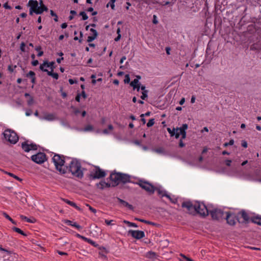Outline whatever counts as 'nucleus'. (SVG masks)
Masks as SVG:
<instances>
[{
  "instance_id": "obj_1",
  "label": "nucleus",
  "mask_w": 261,
  "mask_h": 261,
  "mask_svg": "<svg viewBox=\"0 0 261 261\" xmlns=\"http://www.w3.org/2000/svg\"><path fill=\"white\" fill-rule=\"evenodd\" d=\"M65 173L68 171L72 175L79 178H82L84 176L83 170L82 169L81 163L76 159H72L69 166L64 167Z\"/></svg>"
},
{
  "instance_id": "obj_2",
  "label": "nucleus",
  "mask_w": 261,
  "mask_h": 261,
  "mask_svg": "<svg viewBox=\"0 0 261 261\" xmlns=\"http://www.w3.org/2000/svg\"><path fill=\"white\" fill-rule=\"evenodd\" d=\"M222 6L217 4V2L215 3V14H214V33H216L218 31L219 35L222 36L225 35V33L222 31L221 25H222V18L220 15L222 12V10H221Z\"/></svg>"
},
{
  "instance_id": "obj_3",
  "label": "nucleus",
  "mask_w": 261,
  "mask_h": 261,
  "mask_svg": "<svg viewBox=\"0 0 261 261\" xmlns=\"http://www.w3.org/2000/svg\"><path fill=\"white\" fill-rule=\"evenodd\" d=\"M239 214H241V217L243 219V221L240 222L241 226L247 227L250 222L261 226V215H256L250 217L245 210H242Z\"/></svg>"
},
{
  "instance_id": "obj_4",
  "label": "nucleus",
  "mask_w": 261,
  "mask_h": 261,
  "mask_svg": "<svg viewBox=\"0 0 261 261\" xmlns=\"http://www.w3.org/2000/svg\"><path fill=\"white\" fill-rule=\"evenodd\" d=\"M241 211L237 214L231 212L227 211L225 212V216L224 220L226 221V223L229 226H234L236 224L237 222L240 224V222L243 221V219L241 217V214H239Z\"/></svg>"
},
{
  "instance_id": "obj_5",
  "label": "nucleus",
  "mask_w": 261,
  "mask_h": 261,
  "mask_svg": "<svg viewBox=\"0 0 261 261\" xmlns=\"http://www.w3.org/2000/svg\"><path fill=\"white\" fill-rule=\"evenodd\" d=\"M28 5L30 7L29 14L32 15L34 13L36 14H41L43 11H47L48 8L45 5L39 6L38 2L36 0H30Z\"/></svg>"
},
{
  "instance_id": "obj_6",
  "label": "nucleus",
  "mask_w": 261,
  "mask_h": 261,
  "mask_svg": "<svg viewBox=\"0 0 261 261\" xmlns=\"http://www.w3.org/2000/svg\"><path fill=\"white\" fill-rule=\"evenodd\" d=\"M52 161L54 163L56 169L61 173L65 174L64 164L65 157L63 155L55 154L52 158Z\"/></svg>"
},
{
  "instance_id": "obj_7",
  "label": "nucleus",
  "mask_w": 261,
  "mask_h": 261,
  "mask_svg": "<svg viewBox=\"0 0 261 261\" xmlns=\"http://www.w3.org/2000/svg\"><path fill=\"white\" fill-rule=\"evenodd\" d=\"M5 139L9 143L15 144L19 139L16 133L11 129H7L3 133Z\"/></svg>"
},
{
  "instance_id": "obj_8",
  "label": "nucleus",
  "mask_w": 261,
  "mask_h": 261,
  "mask_svg": "<svg viewBox=\"0 0 261 261\" xmlns=\"http://www.w3.org/2000/svg\"><path fill=\"white\" fill-rule=\"evenodd\" d=\"M194 208V213L198 214L202 216H205L207 215L208 213L212 215V211H210L208 212L206 206L203 203H200L198 202H196L195 203Z\"/></svg>"
},
{
  "instance_id": "obj_9",
  "label": "nucleus",
  "mask_w": 261,
  "mask_h": 261,
  "mask_svg": "<svg viewBox=\"0 0 261 261\" xmlns=\"http://www.w3.org/2000/svg\"><path fill=\"white\" fill-rule=\"evenodd\" d=\"M142 189L145 190L149 194L152 195L155 192L154 186L147 181L140 179L136 182Z\"/></svg>"
},
{
  "instance_id": "obj_10",
  "label": "nucleus",
  "mask_w": 261,
  "mask_h": 261,
  "mask_svg": "<svg viewBox=\"0 0 261 261\" xmlns=\"http://www.w3.org/2000/svg\"><path fill=\"white\" fill-rule=\"evenodd\" d=\"M106 172L100 169L98 166H95L91 171L90 177L92 179H99L106 176Z\"/></svg>"
},
{
  "instance_id": "obj_11",
  "label": "nucleus",
  "mask_w": 261,
  "mask_h": 261,
  "mask_svg": "<svg viewBox=\"0 0 261 261\" xmlns=\"http://www.w3.org/2000/svg\"><path fill=\"white\" fill-rule=\"evenodd\" d=\"M31 159L35 163L41 164L47 160V156L44 153L39 152L36 154L32 155Z\"/></svg>"
},
{
  "instance_id": "obj_12",
  "label": "nucleus",
  "mask_w": 261,
  "mask_h": 261,
  "mask_svg": "<svg viewBox=\"0 0 261 261\" xmlns=\"http://www.w3.org/2000/svg\"><path fill=\"white\" fill-rule=\"evenodd\" d=\"M225 212L223 210L218 208H213V220H217L221 222L224 220Z\"/></svg>"
},
{
  "instance_id": "obj_13",
  "label": "nucleus",
  "mask_w": 261,
  "mask_h": 261,
  "mask_svg": "<svg viewBox=\"0 0 261 261\" xmlns=\"http://www.w3.org/2000/svg\"><path fill=\"white\" fill-rule=\"evenodd\" d=\"M29 141L23 142L21 143V147L22 149L27 152L30 150H36L38 149V146L35 143L29 144Z\"/></svg>"
},
{
  "instance_id": "obj_14",
  "label": "nucleus",
  "mask_w": 261,
  "mask_h": 261,
  "mask_svg": "<svg viewBox=\"0 0 261 261\" xmlns=\"http://www.w3.org/2000/svg\"><path fill=\"white\" fill-rule=\"evenodd\" d=\"M128 234H130L132 237L136 239L139 240L145 237V233L141 230H129Z\"/></svg>"
},
{
  "instance_id": "obj_15",
  "label": "nucleus",
  "mask_w": 261,
  "mask_h": 261,
  "mask_svg": "<svg viewBox=\"0 0 261 261\" xmlns=\"http://www.w3.org/2000/svg\"><path fill=\"white\" fill-rule=\"evenodd\" d=\"M182 207H185L187 209L189 213L190 214H194L195 211V204H193L191 201H184L181 204Z\"/></svg>"
},
{
  "instance_id": "obj_16",
  "label": "nucleus",
  "mask_w": 261,
  "mask_h": 261,
  "mask_svg": "<svg viewBox=\"0 0 261 261\" xmlns=\"http://www.w3.org/2000/svg\"><path fill=\"white\" fill-rule=\"evenodd\" d=\"M121 177V173H112L110 176V179L115 182L116 185L120 183V178Z\"/></svg>"
},
{
  "instance_id": "obj_17",
  "label": "nucleus",
  "mask_w": 261,
  "mask_h": 261,
  "mask_svg": "<svg viewBox=\"0 0 261 261\" xmlns=\"http://www.w3.org/2000/svg\"><path fill=\"white\" fill-rule=\"evenodd\" d=\"M203 11H204L205 17H206L205 27L210 28L212 27V22L211 16H210V12H208L207 9H204Z\"/></svg>"
},
{
  "instance_id": "obj_18",
  "label": "nucleus",
  "mask_w": 261,
  "mask_h": 261,
  "mask_svg": "<svg viewBox=\"0 0 261 261\" xmlns=\"http://www.w3.org/2000/svg\"><path fill=\"white\" fill-rule=\"evenodd\" d=\"M188 127V125L187 124H183L182 126L180 127H179V133L180 134V135H181V138L180 139L182 140L186 138V130L187 129Z\"/></svg>"
},
{
  "instance_id": "obj_19",
  "label": "nucleus",
  "mask_w": 261,
  "mask_h": 261,
  "mask_svg": "<svg viewBox=\"0 0 261 261\" xmlns=\"http://www.w3.org/2000/svg\"><path fill=\"white\" fill-rule=\"evenodd\" d=\"M76 236L77 238H80V239H82V240H83V241H85V242H86L88 243L89 244H90L92 245V246H95H95H97V244H96V242H94V241L92 240H91V239H90L87 238H86V237H84V236H82V235H81V234H78V233H77V234H76Z\"/></svg>"
},
{
  "instance_id": "obj_20",
  "label": "nucleus",
  "mask_w": 261,
  "mask_h": 261,
  "mask_svg": "<svg viewBox=\"0 0 261 261\" xmlns=\"http://www.w3.org/2000/svg\"><path fill=\"white\" fill-rule=\"evenodd\" d=\"M64 223L69 226H73L75 228H76L78 230H81L82 229V227L77 224L76 222H73L72 221L69 220H65Z\"/></svg>"
},
{
  "instance_id": "obj_21",
  "label": "nucleus",
  "mask_w": 261,
  "mask_h": 261,
  "mask_svg": "<svg viewBox=\"0 0 261 261\" xmlns=\"http://www.w3.org/2000/svg\"><path fill=\"white\" fill-rule=\"evenodd\" d=\"M130 182V176L123 173H121V177L120 178V182L124 184Z\"/></svg>"
},
{
  "instance_id": "obj_22",
  "label": "nucleus",
  "mask_w": 261,
  "mask_h": 261,
  "mask_svg": "<svg viewBox=\"0 0 261 261\" xmlns=\"http://www.w3.org/2000/svg\"><path fill=\"white\" fill-rule=\"evenodd\" d=\"M117 200L120 204H121V206L123 207H128L129 210H133V206L132 205L129 204L127 202L119 198H117Z\"/></svg>"
},
{
  "instance_id": "obj_23",
  "label": "nucleus",
  "mask_w": 261,
  "mask_h": 261,
  "mask_svg": "<svg viewBox=\"0 0 261 261\" xmlns=\"http://www.w3.org/2000/svg\"><path fill=\"white\" fill-rule=\"evenodd\" d=\"M63 200L67 204L74 207L77 211H82V209L79 206H77L75 203L73 202V201H70L67 199H63Z\"/></svg>"
},
{
  "instance_id": "obj_24",
  "label": "nucleus",
  "mask_w": 261,
  "mask_h": 261,
  "mask_svg": "<svg viewBox=\"0 0 261 261\" xmlns=\"http://www.w3.org/2000/svg\"><path fill=\"white\" fill-rule=\"evenodd\" d=\"M43 119L48 121H53L56 119V116L54 114H46Z\"/></svg>"
},
{
  "instance_id": "obj_25",
  "label": "nucleus",
  "mask_w": 261,
  "mask_h": 261,
  "mask_svg": "<svg viewBox=\"0 0 261 261\" xmlns=\"http://www.w3.org/2000/svg\"><path fill=\"white\" fill-rule=\"evenodd\" d=\"M247 1L248 2V5H250V6H254L255 7H258V8L259 6L261 5V2H259L254 1L252 0H247Z\"/></svg>"
},
{
  "instance_id": "obj_26",
  "label": "nucleus",
  "mask_w": 261,
  "mask_h": 261,
  "mask_svg": "<svg viewBox=\"0 0 261 261\" xmlns=\"http://www.w3.org/2000/svg\"><path fill=\"white\" fill-rule=\"evenodd\" d=\"M155 191H156L158 195H160L161 197H164L165 194L166 193L165 190L161 189L160 188L154 187Z\"/></svg>"
},
{
  "instance_id": "obj_27",
  "label": "nucleus",
  "mask_w": 261,
  "mask_h": 261,
  "mask_svg": "<svg viewBox=\"0 0 261 261\" xmlns=\"http://www.w3.org/2000/svg\"><path fill=\"white\" fill-rule=\"evenodd\" d=\"M139 84H140L139 80L135 79L130 83V85L133 87L134 89H135Z\"/></svg>"
},
{
  "instance_id": "obj_28",
  "label": "nucleus",
  "mask_w": 261,
  "mask_h": 261,
  "mask_svg": "<svg viewBox=\"0 0 261 261\" xmlns=\"http://www.w3.org/2000/svg\"><path fill=\"white\" fill-rule=\"evenodd\" d=\"M20 217L22 220H24L28 222L33 223H35V222L36 221V220L34 218H33V219H30L23 215H20Z\"/></svg>"
},
{
  "instance_id": "obj_29",
  "label": "nucleus",
  "mask_w": 261,
  "mask_h": 261,
  "mask_svg": "<svg viewBox=\"0 0 261 261\" xmlns=\"http://www.w3.org/2000/svg\"><path fill=\"white\" fill-rule=\"evenodd\" d=\"M47 75L52 76L56 80H58L59 78L58 74L57 73L53 72V71H49L47 73Z\"/></svg>"
},
{
  "instance_id": "obj_30",
  "label": "nucleus",
  "mask_w": 261,
  "mask_h": 261,
  "mask_svg": "<svg viewBox=\"0 0 261 261\" xmlns=\"http://www.w3.org/2000/svg\"><path fill=\"white\" fill-rule=\"evenodd\" d=\"M12 230L19 234H21L22 236H25L26 234L21 230L20 228L16 227H13L12 228Z\"/></svg>"
},
{
  "instance_id": "obj_31",
  "label": "nucleus",
  "mask_w": 261,
  "mask_h": 261,
  "mask_svg": "<svg viewBox=\"0 0 261 261\" xmlns=\"http://www.w3.org/2000/svg\"><path fill=\"white\" fill-rule=\"evenodd\" d=\"M44 67H46V61H44L43 64H42L40 65L39 68L41 71H42L43 72H45L47 73L49 71L47 69L45 68Z\"/></svg>"
},
{
  "instance_id": "obj_32",
  "label": "nucleus",
  "mask_w": 261,
  "mask_h": 261,
  "mask_svg": "<svg viewBox=\"0 0 261 261\" xmlns=\"http://www.w3.org/2000/svg\"><path fill=\"white\" fill-rule=\"evenodd\" d=\"M157 3H158L159 4H160L162 6H166V5H170V4L172 5L174 3V2L173 1V0H172L171 2H169V1L158 2Z\"/></svg>"
},
{
  "instance_id": "obj_33",
  "label": "nucleus",
  "mask_w": 261,
  "mask_h": 261,
  "mask_svg": "<svg viewBox=\"0 0 261 261\" xmlns=\"http://www.w3.org/2000/svg\"><path fill=\"white\" fill-rule=\"evenodd\" d=\"M46 67L50 68L51 69L50 71H54V69L55 68V67L54 66L55 62H48L47 61H46Z\"/></svg>"
},
{
  "instance_id": "obj_34",
  "label": "nucleus",
  "mask_w": 261,
  "mask_h": 261,
  "mask_svg": "<svg viewBox=\"0 0 261 261\" xmlns=\"http://www.w3.org/2000/svg\"><path fill=\"white\" fill-rule=\"evenodd\" d=\"M123 223L126 224L129 227H137L138 226L135 223H133V222H130L128 221H127V220H124L123 221Z\"/></svg>"
},
{
  "instance_id": "obj_35",
  "label": "nucleus",
  "mask_w": 261,
  "mask_h": 261,
  "mask_svg": "<svg viewBox=\"0 0 261 261\" xmlns=\"http://www.w3.org/2000/svg\"><path fill=\"white\" fill-rule=\"evenodd\" d=\"M234 140L233 139H230L228 142H225L223 144V147H227L228 146H232L234 144Z\"/></svg>"
},
{
  "instance_id": "obj_36",
  "label": "nucleus",
  "mask_w": 261,
  "mask_h": 261,
  "mask_svg": "<svg viewBox=\"0 0 261 261\" xmlns=\"http://www.w3.org/2000/svg\"><path fill=\"white\" fill-rule=\"evenodd\" d=\"M105 181H101L99 183L96 184V186L98 188L102 190L105 188Z\"/></svg>"
},
{
  "instance_id": "obj_37",
  "label": "nucleus",
  "mask_w": 261,
  "mask_h": 261,
  "mask_svg": "<svg viewBox=\"0 0 261 261\" xmlns=\"http://www.w3.org/2000/svg\"><path fill=\"white\" fill-rule=\"evenodd\" d=\"M241 145L244 148H247L248 146V144L246 140H242L241 141Z\"/></svg>"
},
{
  "instance_id": "obj_38",
  "label": "nucleus",
  "mask_w": 261,
  "mask_h": 261,
  "mask_svg": "<svg viewBox=\"0 0 261 261\" xmlns=\"http://www.w3.org/2000/svg\"><path fill=\"white\" fill-rule=\"evenodd\" d=\"M116 2V0H110V2L107 5V7H108L109 5L111 7L112 9L114 10L115 9V5L114 3Z\"/></svg>"
},
{
  "instance_id": "obj_39",
  "label": "nucleus",
  "mask_w": 261,
  "mask_h": 261,
  "mask_svg": "<svg viewBox=\"0 0 261 261\" xmlns=\"http://www.w3.org/2000/svg\"><path fill=\"white\" fill-rule=\"evenodd\" d=\"M80 15L82 16V19L83 20H86L88 18L87 15L84 11L81 12L80 13Z\"/></svg>"
},
{
  "instance_id": "obj_40",
  "label": "nucleus",
  "mask_w": 261,
  "mask_h": 261,
  "mask_svg": "<svg viewBox=\"0 0 261 261\" xmlns=\"http://www.w3.org/2000/svg\"><path fill=\"white\" fill-rule=\"evenodd\" d=\"M35 73L33 71H30L28 73L26 74V77L32 79L35 76Z\"/></svg>"
},
{
  "instance_id": "obj_41",
  "label": "nucleus",
  "mask_w": 261,
  "mask_h": 261,
  "mask_svg": "<svg viewBox=\"0 0 261 261\" xmlns=\"http://www.w3.org/2000/svg\"><path fill=\"white\" fill-rule=\"evenodd\" d=\"M154 124V119H150L147 123V126L150 127Z\"/></svg>"
},
{
  "instance_id": "obj_42",
  "label": "nucleus",
  "mask_w": 261,
  "mask_h": 261,
  "mask_svg": "<svg viewBox=\"0 0 261 261\" xmlns=\"http://www.w3.org/2000/svg\"><path fill=\"white\" fill-rule=\"evenodd\" d=\"M224 164L227 166V167H230L231 166V164L232 163V160L231 159H226L224 161Z\"/></svg>"
},
{
  "instance_id": "obj_43",
  "label": "nucleus",
  "mask_w": 261,
  "mask_h": 261,
  "mask_svg": "<svg viewBox=\"0 0 261 261\" xmlns=\"http://www.w3.org/2000/svg\"><path fill=\"white\" fill-rule=\"evenodd\" d=\"M148 91H144L142 92V94L141 96L142 99L145 100L148 96Z\"/></svg>"
},
{
  "instance_id": "obj_44",
  "label": "nucleus",
  "mask_w": 261,
  "mask_h": 261,
  "mask_svg": "<svg viewBox=\"0 0 261 261\" xmlns=\"http://www.w3.org/2000/svg\"><path fill=\"white\" fill-rule=\"evenodd\" d=\"M93 129V127L91 125H87L84 128V131L85 132H88V131H91Z\"/></svg>"
},
{
  "instance_id": "obj_45",
  "label": "nucleus",
  "mask_w": 261,
  "mask_h": 261,
  "mask_svg": "<svg viewBox=\"0 0 261 261\" xmlns=\"http://www.w3.org/2000/svg\"><path fill=\"white\" fill-rule=\"evenodd\" d=\"M50 15L52 16H54L55 18H54V20L57 22L58 21V16L53 11V10H50Z\"/></svg>"
},
{
  "instance_id": "obj_46",
  "label": "nucleus",
  "mask_w": 261,
  "mask_h": 261,
  "mask_svg": "<svg viewBox=\"0 0 261 261\" xmlns=\"http://www.w3.org/2000/svg\"><path fill=\"white\" fill-rule=\"evenodd\" d=\"M180 256H181L183 258V259H185V260H187V261H194L192 258L187 257L186 256H185L183 254H181V253L180 254Z\"/></svg>"
},
{
  "instance_id": "obj_47",
  "label": "nucleus",
  "mask_w": 261,
  "mask_h": 261,
  "mask_svg": "<svg viewBox=\"0 0 261 261\" xmlns=\"http://www.w3.org/2000/svg\"><path fill=\"white\" fill-rule=\"evenodd\" d=\"M180 256H181L183 258V259H185V260H187V261H194L192 258L187 257L186 256H185L183 254H181V253L180 254Z\"/></svg>"
},
{
  "instance_id": "obj_48",
  "label": "nucleus",
  "mask_w": 261,
  "mask_h": 261,
  "mask_svg": "<svg viewBox=\"0 0 261 261\" xmlns=\"http://www.w3.org/2000/svg\"><path fill=\"white\" fill-rule=\"evenodd\" d=\"M96 38V37H95V36H89L88 37L87 42L90 43L92 41H93L94 39H95Z\"/></svg>"
},
{
  "instance_id": "obj_49",
  "label": "nucleus",
  "mask_w": 261,
  "mask_h": 261,
  "mask_svg": "<svg viewBox=\"0 0 261 261\" xmlns=\"http://www.w3.org/2000/svg\"><path fill=\"white\" fill-rule=\"evenodd\" d=\"M90 31L92 33V36H95L96 37H97L98 33H97V32L96 31V30H95V29H94L93 28H91V29H90Z\"/></svg>"
},
{
  "instance_id": "obj_50",
  "label": "nucleus",
  "mask_w": 261,
  "mask_h": 261,
  "mask_svg": "<svg viewBox=\"0 0 261 261\" xmlns=\"http://www.w3.org/2000/svg\"><path fill=\"white\" fill-rule=\"evenodd\" d=\"M211 45V40H210L207 44V47L206 48V53L207 54L211 53V48L210 46Z\"/></svg>"
},
{
  "instance_id": "obj_51",
  "label": "nucleus",
  "mask_w": 261,
  "mask_h": 261,
  "mask_svg": "<svg viewBox=\"0 0 261 261\" xmlns=\"http://www.w3.org/2000/svg\"><path fill=\"white\" fill-rule=\"evenodd\" d=\"M179 127L176 128V131L175 133V135L174 136H175L176 139H178L179 137V136L180 135V134L179 133V130L178 129Z\"/></svg>"
},
{
  "instance_id": "obj_52",
  "label": "nucleus",
  "mask_w": 261,
  "mask_h": 261,
  "mask_svg": "<svg viewBox=\"0 0 261 261\" xmlns=\"http://www.w3.org/2000/svg\"><path fill=\"white\" fill-rule=\"evenodd\" d=\"M16 65H14V66L12 65H9L8 67V69L10 72H13L14 71V70L16 68Z\"/></svg>"
},
{
  "instance_id": "obj_53",
  "label": "nucleus",
  "mask_w": 261,
  "mask_h": 261,
  "mask_svg": "<svg viewBox=\"0 0 261 261\" xmlns=\"http://www.w3.org/2000/svg\"><path fill=\"white\" fill-rule=\"evenodd\" d=\"M130 82V77L128 74H126L125 76V79L124 80V82L125 83H129Z\"/></svg>"
},
{
  "instance_id": "obj_54",
  "label": "nucleus",
  "mask_w": 261,
  "mask_h": 261,
  "mask_svg": "<svg viewBox=\"0 0 261 261\" xmlns=\"http://www.w3.org/2000/svg\"><path fill=\"white\" fill-rule=\"evenodd\" d=\"M25 43L24 42H21V43L20 44V49L21 51H22V52L25 51Z\"/></svg>"
},
{
  "instance_id": "obj_55",
  "label": "nucleus",
  "mask_w": 261,
  "mask_h": 261,
  "mask_svg": "<svg viewBox=\"0 0 261 261\" xmlns=\"http://www.w3.org/2000/svg\"><path fill=\"white\" fill-rule=\"evenodd\" d=\"M155 151L158 153H162L164 152V149L162 147H160L155 149Z\"/></svg>"
},
{
  "instance_id": "obj_56",
  "label": "nucleus",
  "mask_w": 261,
  "mask_h": 261,
  "mask_svg": "<svg viewBox=\"0 0 261 261\" xmlns=\"http://www.w3.org/2000/svg\"><path fill=\"white\" fill-rule=\"evenodd\" d=\"M135 219L136 220H137V221H140V222H143V223H146V224H147V223H150L149 222V221H147V220H144V219H142L138 218H136Z\"/></svg>"
},
{
  "instance_id": "obj_57",
  "label": "nucleus",
  "mask_w": 261,
  "mask_h": 261,
  "mask_svg": "<svg viewBox=\"0 0 261 261\" xmlns=\"http://www.w3.org/2000/svg\"><path fill=\"white\" fill-rule=\"evenodd\" d=\"M3 215L6 219L9 220L10 221H12V219L6 212H3Z\"/></svg>"
},
{
  "instance_id": "obj_58",
  "label": "nucleus",
  "mask_w": 261,
  "mask_h": 261,
  "mask_svg": "<svg viewBox=\"0 0 261 261\" xmlns=\"http://www.w3.org/2000/svg\"><path fill=\"white\" fill-rule=\"evenodd\" d=\"M152 22L153 24H157L158 23V21L157 20V16L155 15H153V20Z\"/></svg>"
},
{
  "instance_id": "obj_59",
  "label": "nucleus",
  "mask_w": 261,
  "mask_h": 261,
  "mask_svg": "<svg viewBox=\"0 0 261 261\" xmlns=\"http://www.w3.org/2000/svg\"><path fill=\"white\" fill-rule=\"evenodd\" d=\"M71 108L73 109V112L75 115H77L80 113V111L79 109L74 108V107L72 106Z\"/></svg>"
},
{
  "instance_id": "obj_60",
  "label": "nucleus",
  "mask_w": 261,
  "mask_h": 261,
  "mask_svg": "<svg viewBox=\"0 0 261 261\" xmlns=\"http://www.w3.org/2000/svg\"><path fill=\"white\" fill-rule=\"evenodd\" d=\"M87 206L89 207V210L93 213H95L96 212V210L91 207L89 204H87Z\"/></svg>"
},
{
  "instance_id": "obj_61",
  "label": "nucleus",
  "mask_w": 261,
  "mask_h": 261,
  "mask_svg": "<svg viewBox=\"0 0 261 261\" xmlns=\"http://www.w3.org/2000/svg\"><path fill=\"white\" fill-rule=\"evenodd\" d=\"M113 221H114V220H109L107 219L105 220V223L108 225H113L112 222H113Z\"/></svg>"
},
{
  "instance_id": "obj_62",
  "label": "nucleus",
  "mask_w": 261,
  "mask_h": 261,
  "mask_svg": "<svg viewBox=\"0 0 261 261\" xmlns=\"http://www.w3.org/2000/svg\"><path fill=\"white\" fill-rule=\"evenodd\" d=\"M77 81L76 80L70 79L69 80V83L70 85H73L75 83H77Z\"/></svg>"
},
{
  "instance_id": "obj_63",
  "label": "nucleus",
  "mask_w": 261,
  "mask_h": 261,
  "mask_svg": "<svg viewBox=\"0 0 261 261\" xmlns=\"http://www.w3.org/2000/svg\"><path fill=\"white\" fill-rule=\"evenodd\" d=\"M150 114H151L150 112H147L145 114H141L140 117H144V116H150Z\"/></svg>"
},
{
  "instance_id": "obj_64",
  "label": "nucleus",
  "mask_w": 261,
  "mask_h": 261,
  "mask_svg": "<svg viewBox=\"0 0 261 261\" xmlns=\"http://www.w3.org/2000/svg\"><path fill=\"white\" fill-rule=\"evenodd\" d=\"M185 146V143L182 142V140L180 139L179 142V146L180 147H184Z\"/></svg>"
}]
</instances>
